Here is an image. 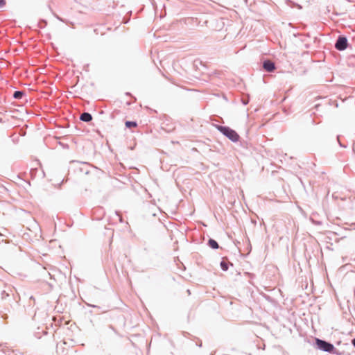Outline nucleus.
Segmentation results:
<instances>
[{
    "mask_svg": "<svg viewBox=\"0 0 355 355\" xmlns=\"http://www.w3.org/2000/svg\"><path fill=\"white\" fill-rule=\"evenodd\" d=\"M218 129L224 135L228 137L230 140L234 142L239 141V135L232 129L229 127L218 126Z\"/></svg>",
    "mask_w": 355,
    "mask_h": 355,
    "instance_id": "1",
    "label": "nucleus"
},
{
    "mask_svg": "<svg viewBox=\"0 0 355 355\" xmlns=\"http://www.w3.org/2000/svg\"><path fill=\"white\" fill-rule=\"evenodd\" d=\"M315 343H316L318 347L324 352H333V351L334 350V345L331 343L326 342V341H324V340L317 338L315 340Z\"/></svg>",
    "mask_w": 355,
    "mask_h": 355,
    "instance_id": "2",
    "label": "nucleus"
},
{
    "mask_svg": "<svg viewBox=\"0 0 355 355\" xmlns=\"http://www.w3.org/2000/svg\"><path fill=\"white\" fill-rule=\"evenodd\" d=\"M335 46L339 51L345 50L347 46V39L344 37H339Z\"/></svg>",
    "mask_w": 355,
    "mask_h": 355,
    "instance_id": "3",
    "label": "nucleus"
},
{
    "mask_svg": "<svg viewBox=\"0 0 355 355\" xmlns=\"http://www.w3.org/2000/svg\"><path fill=\"white\" fill-rule=\"evenodd\" d=\"M263 69L269 72L273 71L275 69V64L270 60H266L263 62Z\"/></svg>",
    "mask_w": 355,
    "mask_h": 355,
    "instance_id": "4",
    "label": "nucleus"
},
{
    "mask_svg": "<svg viewBox=\"0 0 355 355\" xmlns=\"http://www.w3.org/2000/svg\"><path fill=\"white\" fill-rule=\"evenodd\" d=\"M80 120H82L83 121L89 122V121H92V116L90 114H89L87 112H85L80 115Z\"/></svg>",
    "mask_w": 355,
    "mask_h": 355,
    "instance_id": "5",
    "label": "nucleus"
},
{
    "mask_svg": "<svg viewBox=\"0 0 355 355\" xmlns=\"http://www.w3.org/2000/svg\"><path fill=\"white\" fill-rule=\"evenodd\" d=\"M125 127L128 128H133L137 126V123L135 121H126L125 123Z\"/></svg>",
    "mask_w": 355,
    "mask_h": 355,
    "instance_id": "6",
    "label": "nucleus"
},
{
    "mask_svg": "<svg viewBox=\"0 0 355 355\" xmlns=\"http://www.w3.org/2000/svg\"><path fill=\"white\" fill-rule=\"evenodd\" d=\"M209 245L213 249L218 248V245L217 242L214 239L209 240Z\"/></svg>",
    "mask_w": 355,
    "mask_h": 355,
    "instance_id": "7",
    "label": "nucleus"
},
{
    "mask_svg": "<svg viewBox=\"0 0 355 355\" xmlns=\"http://www.w3.org/2000/svg\"><path fill=\"white\" fill-rule=\"evenodd\" d=\"M24 95V93L19 91H17L14 93L13 96L15 98H21L22 96Z\"/></svg>",
    "mask_w": 355,
    "mask_h": 355,
    "instance_id": "8",
    "label": "nucleus"
},
{
    "mask_svg": "<svg viewBox=\"0 0 355 355\" xmlns=\"http://www.w3.org/2000/svg\"><path fill=\"white\" fill-rule=\"evenodd\" d=\"M220 266H221L222 269H223V270H225H225H227L228 269V265H227V263L226 262H225V261H222V262L220 263Z\"/></svg>",
    "mask_w": 355,
    "mask_h": 355,
    "instance_id": "9",
    "label": "nucleus"
},
{
    "mask_svg": "<svg viewBox=\"0 0 355 355\" xmlns=\"http://www.w3.org/2000/svg\"><path fill=\"white\" fill-rule=\"evenodd\" d=\"M6 5L5 0H0V8L3 7Z\"/></svg>",
    "mask_w": 355,
    "mask_h": 355,
    "instance_id": "10",
    "label": "nucleus"
},
{
    "mask_svg": "<svg viewBox=\"0 0 355 355\" xmlns=\"http://www.w3.org/2000/svg\"><path fill=\"white\" fill-rule=\"evenodd\" d=\"M352 344L355 347V338L352 340Z\"/></svg>",
    "mask_w": 355,
    "mask_h": 355,
    "instance_id": "11",
    "label": "nucleus"
},
{
    "mask_svg": "<svg viewBox=\"0 0 355 355\" xmlns=\"http://www.w3.org/2000/svg\"><path fill=\"white\" fill-rule=\"evenodd\" d=\"M187 293H189V295H190V290H187Z\"/></svg>",
    "mask_w": 355,
    "mask_h": 355,
    "instance_id": "12",
    "label": "nucleus"
}]
</instances>
